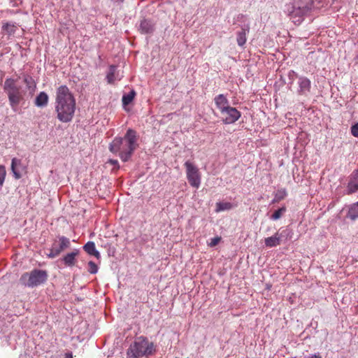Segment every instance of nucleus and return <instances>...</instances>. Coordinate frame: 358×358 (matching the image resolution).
<instances>
[{
  "instance_id": "obj_6",
  "label": "nucleus",
  "mask_w": 358,
  "mask_h": 358,
  "mask_svg": "<svg viewBox=\"0 0 358 358\" xmlns=\"http://www.w3.org/2000/svg\"><path fill=\"white\" fill-rule=\"evenodd\" d=\"M184 166L186 168L187 178L191 186L199 188L201 184V174L199 169L189 161H187Z\"/></svg>"
},
{
  "instance_id": "obj_31",
  "label": "nucleus",
  "mask_w": 358,
  "mask_h": 358,
  "mask_svg": "<svg viewBox=\"0 0 358 358\" xmlns=\"http://www.w3.org/2000/svg\"><path fill=\"white\" fill-rule=\"evenodd\" d=\"M24 82L27 85L28 88H31L32 85H34V81L31 76H25L24 78Z\"/></svg>"
},
{
  "instance_id": "obj_16",
  "label": "nucleus",
  "mask_w": 358,
  "mask_h": 358,
  "mask_svg": "<svg viewBox=\"0 0 358 358\" xmlns=\"http://www.w3.org/2000/svg\"><path fill=\"white\" fill-rule=\"evenodd\" d=\"M1 29L4 34L10 36L15 34V31L17 30V26L15 23L6 22H3Z\"/></svg>"
},
{
  "instance_id": "obj_3",
  "label": "nucleus",
  "mask_w": 358,
  "mask_h": 358,
  "mask_svg": "<svg viewBox=\"0 0 358 358\" xmlns=\"http://www.w3.org/2000/svg\"><path fill=\"white\" fill-rule=\"evenodd\" d=\"M155 351L153 343L143 336L137 338L127 350V358H141L148 357Z\"/></svg>"
},
{
  "instance_id": "obj_32",
  "label": "nucleus",
  "mask_w": 358,
  "mask_h": 358,
  "mask_svg": "<svg viewBox=\"0 0 358 358\" xmlns=\"http://www.w3.org/2000/svg\"><path fill=\"white\" fill-rule=\"evenodd\" d=\"M351 134L355 137L358 138V123H356L355 124L352 125L351 127Z\"/></svg>"
},
{
  "instance_id": "obj_2",
  "label": "nucleus",
  "mask_w": 358,
  "mask_h": 358,
  "mask_svg": "<svg viewBox=\"0 0 358 358\" xmlns=\"http://www.w3.org/2000/svg\"><path fill=\"white\" fill-rule=\"evenodd\" d=\"M138 136L135 130L129 129L124 137H115L109 145L111 152L117 155L122 162H127L138 146Z\"/></svg>"
},
{
  "instance_id": "obj_35",
  "label": "nucleus",
  "mask_w": 358,
  "mask_h": 358,
  "mask_svg": "<svg viewBox=\"0 0 358 358\" xmlns=\"http://www.w3.org/2000/svg\"><path fill=\"white\" fill-rule=\"evenodd\" d=\"M117 162L116 160H115V161H111V163H113V164H116Z\"/></svg>"
},
{
  "instance_id": "obj_7",
  "label": "nucleus",
  "mask_w": 358,
  "mask_h": 358,
  "mask_svg": "<svg viewBox=\"0 0 358 358\" xmlns=\"http://www.w3.org/2000/svg\"><path fill=\"white\" fill-rule=\"evenodd\" d=\"M71 243L69 238L65 236H59L57 240L53 242L50 253L48 257L55 258L60 255V253L66 248L70 247Z\"/></svg>"
},
{
  "instance_id": "obj_19",
  "label": "nucleus",
  "mask_w": 358,
  "mask_h": 358,
  "mask_svg": "<svg viewBox=\"0 0 358 358\" xmlns=\"http://www.w3.org/2000/svg\"><path fill=\"white\" fill-rule=\"evenodd\" d=\"M117 66L110 65L106 75V80L109 84H113L117 79L116 76Z\"/></svg>"
},
{
  "instance_id": "obj_21",
  "label": "nucleus",
  "mask_w": 358,
  "mask_h": 358,
  "mask_svg": "<svg viewBox=\"0 0 358 358\" xmlns=\"http://www.w3.org/2000/svg\"><path fill=\"white\" fill-rule=\"evenodd\" d=\"M287 196V190L285 188L279 189L276 191L274 195V199L272 200V203H278L285 199Z\"/></svg>"
},
{
  "instance_id": "obj_33",
  "label": "nucleus",
  "mask_w": 358,
  "mask_h": 358,
  "mask_svg": "<svg viewBox=\"0 0 358 358\" xmlns=\"http://www.w3.org/2000/svg\"><path fill=\"white\" fill-rule=\"evenodd\" d=\"M308 358H321V356L320 355H313L309 357Z\"/></svg>"
},
{
  "instance_id": "obj_22",
  "label": "nucleus",
  "mask_w": 358,
  "mask_h": 358,
  "mask_svg": "<svg viewBox=\"0 0 358 358\" xmlns=\"http://www.w3.org/2000/svg\"><path fill=\"white\" fill-rule=\"evenodd\" d=\"M294 4L296 5V6H298L299 10L305 11L307 13L310 9V4L309 0H297L295 1Z\"/></svg>"
},
{
  "instance_id": "obj_14",
  "label": "nucleus",
  "mask_w": 358,
  "mask_h": 358,
  "mask_svg": "<svg viewBox=\"0 0 358 358\" xmlns=\"http://www.w3.org/2000/svg\"><path fill=\"white\" fill-rule=\"evenodd\" d=\"M282 234L276 232L273 236L266 238L264 240L266 247L273 248L280 245Z\"/></svg>"
},
{
  "instance_id": "obj_29",
  "label": "nucleus",
  "mask_w": 358,
  "mask_h": 358,
  "mask_svg": "<svg viewBox=\"0 0 358 358\" xmlns=\"http://www.w3.org/2000/svg\"><path fill=\"white\" fill-rule=\"evenodd\" d=\"M6 176V171L5 166L3 165H0V186L3 185L4 180H5Z\"/></svg>"
},
{
  "instance_id": "obj_13",
  "label": "nucleus",
  "mask_w": 358,
  "mask_h": 358,
  "mask_svg": "<svg viewBox=\"0 0 358 358\" xmlns=\"http://www.w3.org/2000/svg\"><path fill=\"white\" fill-rule=\"evenodd\" d=\"M154 29L155 25L150 20L143 19L140 22L138 30L141 34H151Z\"/></svg>"
},
{
  "instance_id": "obj_5",
  "label": "nucleus",
  "mask_w": 358,
  "mask_h": 358,
  "mask_svg": "<svg viewBox=\"0 0 358 358\" xmlns=\"http://www.w3.org/2000/svg\"><path fill=\"white\" fill-rule=\"evenodd\" d=\"M48 273L40 269H34L31 272H26L22 275L20 281L22 285L34 287L44 283L48 279Z\"/></svg>"
},
{
  "instance_id": "obj_12",
  "label": "nucleus",
  "mask_w": 358,
  "mask_h": 358,
  "mask_svg": "<svg viewBox=\"0 0 358 358\" xmlns=\"http://www.w3.org/2000/svg\"><path fill=\"white\" fill-rule=\"evenodd\" d=\"M79 254V251L78 250H74L73 251L66 254L62 259L64 264L66 266H73L77 262V257Z\"/></svg>"
},
{
  "instance_id": "obj_28",
  "label": "nucleus",
  "mask_w": 358,
  "mask_h": 358,
  "mask_svg": "<svg viewBox=\"0 0 358 358\" xmlns=\"http://www.w3.org/2000/svg\"><path fill=\"white\" fill-rule=\"evenodd\" d=\"M88 271L92 274L96 273L98 272V266L92 261H90L88 262Z\"/></svg>"
},
{
  "instance_id": "obj_24",
  "label": "nucleus",
  "mask_w": 358,
  "mask_h": 358,
  "mask_svg": "<svg viewBox=\"0 0 358 358\" xmlns=\"http://www.w3.org/2000/svg\"><path fill=\"white\" fill-rule=\"evenodd\" d=\"M136 92L133 90L130 91L128 94L123 95L122 104L124 106L129 105L134 100Z\"/></svg>"
},
{
  "instance_id": "obj_18",
  "label": "nucleus",
  "mask_w": 358,
  "mask_h": 358,
  "mask_svg": "<svg viewBox=\"0 0 358 358\" xmlns=\"http://www.w3.org/2000/svg\"><path fill=\"white\" fill-rule=\"evenodd\" d=\"M48 96L44 92H40L35 99V105L38 107H44L47 106L48 103Z\"/></svg>"
},
{
  "instance_id": "obj_1",
  "label": "nucleus",
  "mask_w": 358,
  "mask_h": 358,
  "mask_svg": "<svg viewBox=\"0 0 358 358\" xmlns=\"http://www.w3.org/2000/svg\"><path fill=\"white\" fill-rule=\"evenodd\" d=\"M76 110V99L66 85L59 87L56 92L55 111L57 117L62 122L73 119Z\"/></svg>"
},
{
  "instance_id": "obj_10",
  "label": "nucleus",
  "mask_w": 358,
  "mask_h": 358,
  "mask_svg": "<svg viewBox=\"0 0 358 358\" xmlns=\"http://www.w3.org/2000/svg\"><path fill=\"white\" fill-rule=\"evenodd\" d=\"M358 191V170L353 171L347 186V194L350 195Z\"/></svg>"
},
{
  "instance_id": "obj_26",
  "label": "nucleus",
  "mask_w": 358,
  "mask_h": 358,
  "mask_svg": "<svg viewBox=\"0 0 358 358\" xmlns=\"http://www.w3.org/2000/svg\"><path fill=\"white\" fill-rule=\"evenodd\" d=\"M19 164H20V159H17L16 158H13L12 159L11 170H12V171H13V174L15 176V178L16 179H19L21 177L20 174L16 171V169H15L16 166L19 165Z\"/></svg>"
},
{
  "instance_id": "obj_30",
  "label": "nucleus",
  "mask_w": 358,
  "mask_h": 358,
  "mask_svg": "<svg viewBox=\"0 0 358 358\" xmlns=\"http://www.w3.org/2000/svg\"><path fill=\"white\" fill-rule=\"evenodd\" d=\"M221 239L222 238L220 236H215L211 238L208 243V246L211 248L216 246L221 241Z\"/></svg>"
},
{
  "instance_id": "obj_11",
  "label": "nucleus",
  "mask_w": 358,
  "mask_h": 358,
  "mask_svg": "<svg viewBox=\"0 0 358 358\" xmlns=\"http://www.w3.org/2000/svg\"><path fill=\"white\" fill-rule=\"evenodd\" d=\"M299 93L300 94H307L310 92L311 88L310 80L306 77H300L299 79Z\"/></svg>"
},
{
  "instance_id": "obj_34",
  "label": "nucleus",
  "mask_w": 358,
  "mask_h": 358,
  "mask_svg": "<svg viewBox=\"0 0 358 358\" xmlns=\"http://www.w3.org/2000/svg\"><path fill=\"white\" fill-rule=\"evenodd\" d=\"M66 358H73V357H72V355H70V354H67V355H66Z\"/></svg>"
},
{
  "instance_id": "obj_20",
  "label": "nucleus",
  "mask_w": 358,
  "mask_h": 358,
  "mask_svg": "<svg viewBox=\"0 0 358 358\" xmlns=\"http://www.w3.org/2000/svg\"><path fill=\"white\" fill-rule=\"evenodd\" d=\"M347 216L353 221L358 218V201L349 206Z\"/></svg>"
},
{
  "instance_id": "obj_25",
  "label": "nucleus",
  "mask_w": 358,
  "mask_h": 358,
  "mask_svg": "<svg viewBox=\"0 0 358 358\" xmlns=\"http://www.w3.org/2000/svg\"><path fill=\"white\" fill-rule=\"evenodd\" d=\"M232 208V204L229 202H217L216 203V212L229 210Z\"/></svg>"
},
{
  "instance_id": "obj_27",
  "label": "nucleus",
  "mask_w": 358,
  "mask_h": 358,
  "mask_svg": "<svg viewBox=\"0 0 358 358\" xmlns=\"http://www.w3.org/2000/svg\"><path fill=\"white\" fill-rule=\"evenodd\" d=\"M286 211V208L285 206H282L281 208H280L278 210H275L271 216V219L273 220H277L278 219H280L282 214L284 213H285Z\"/></svg>"
},
{
  "instance_id": "obj_23",
  "label": "nucleus",
  "mask_w": 358,
  "mask_h": 358,
  "mask_svg": "<svg viewBox=\"0 0 358 358\" xmlns=\"http://www.w3.org/2000/svg\"><path fill=\"white\" fill-rule=\"evenodd\" d=\"M246 34V30L244 29H242L241 31L237 33L236 40L238 45L243 46V45H245L247 41Z\"/></svg>"
},
{
  "instance_id": "obj_9",
  "label": "nucleus",
  "mask_w": 358,
  "mask_h": 358,
  "mask_svg": "<svg viewBox=\"0 0 358 358\" xmlns=\"http://www.w3.org/2000/svg\"><path fill=\"white\" fill-rule=\"evenodd\" d=\"M287 12L291 19H293L294 22L300 23L301 17L306 13L303 10H299L298 6L295 4L292 3L287 6Z\"/></svg>"
},
{
  "instance_id": "obj_17",
  "label": "nucleus",
  "mask_w": 358,
  "mask_h": 358,
  "mask_svg": "<svg viewBox=\"0 0 358 358\" xmlns=\"http://www.w3.org/2000/svg\"><path fill=\"white\" fill-rule=\"evenodd\" d=\"M85 251L90 255H93L97 259L100 258V253L96 250L94 242L89 241L83 247Z\"/></svg>"
},
{
  "instance_id": "obj_8",
  "label": "nucleus",
  "mask_w": 358,
  "mask_h": 358,
  "mask_svg": "<svg viewBox=\"0 0 358 358\" xmlns=\"http://www.w3.org/2000/svg\"><path fill=\"white\" fill-rule=\"evenodd\" d=\"M221 119L224 124H229L236 122L241 115L236 108L228 106L220 111Z\"/></svg>"
},
{
  "instance_id": "obj_15",
  "label": "nucleus",
  "mask_w": 358,
  "mask_h": 358,
  "mask_svg": "<svg viewBox=\"0 0 358 358\" xmlns=\"http://www.w3.org/2000/svg\"><path fill=\"white\" fill-rule=\"evenodd\" d=\"M215 103L220 112L225 108L229 106V101L224 94H219L214 99Z\"/></svg>"
},
{
  "instance_id": "obj_4",
  "label": "nucleus",
  "mask_w": 358,
  "mask_h": 358,
  "mask_svg": "<svg viewBox=\"0 0 358 358\" xmlns=\"http://www.w3.org/2000/svg\"><path fill=\"white\" fill-rule=\"evenodd\" d=\"M17 79L6 78L3 85V90L8 95L10 105L13 110L24 99V92L21 86L17 85Z\"/></svg>"
}]
</instances>
